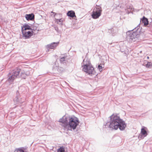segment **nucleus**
<instances>
[{
	"label": "nucleus",
	"mask_w": 152,
	"mask_h": 152,
	"mask_svg": "<svg viewBox=\"0 0 152 152\" xmlns=\"http://www.w3.org/2000/svg\"><path fill=\"white\" fill-rule=\"evenodd\" d=\"M148 30L152 32V25L151 24L148 25Z\"/></svg>",
	"instance_id": "aec40b11"
},
{
	"label": "nucleus",
	"mask_w": 152,
	"mask_h": 152,
	"mask_svg": "<svg viewBox=\"0 0 152 152\" xmlns=\"http://www.w3.org/2000/svg\"><path fill=\"white\" fill-rule=\"evenodd\" d=\"M139 24L136 27H135L130 32L128 31V34L127 38L129 39L130 42H134L136 41V39H138L140 37V34L141 32H142L141 30V28H140Z\"/></svg>",
	"instance_id": "7ed1b4c3"
},
{
	"label": "nucleus",
	"mask_w": 152,
	"mask_h": 152,
	"mask_svg": "<svg viewBox=\"0 0 152 152\" xmlns=\"http://www.w3.org/2000/svg\"><path fill=\"white\" fill-rule=\"evenodd\" d=\"M14 101H16L17 102H18L19 101L18 96H16L15 98L14 99Z\"/></svg>",
	"instance_id": "5701e85b"
},
{
	"label": "nucleus",
	"mask_w": 152,
	"mask_h": 152,
	"mask_svg": "<svg viewBox=\"0 0 152 152\" xmlns=\"http://www.w3.org/2000/svg\"><path fill=\"white\" fill-rule=\"evenodd\" d=\"M61 25H62V24H62V23H61Z\"/></svg>",
	"instance_id": "bb28decb"
},
{
	"label": "nucleus",
	"mask_w": 152,
	"mask_h": 152,
	"mask_svg": "<svg viewBox=\"0 0 152 152\" xmlns=\"http://www.w3.org/2000/svg\"><path fill=\"white\" fill-rule=\"evenodd\" d=\"M53 69L54 70L57 71L61 73L64 70V68L62 67H58L56 66H53Z\"/></svg>",
	"instance_id": "9b49d317"
},
{
	"label": "nucleus",
	"mask_w": 152,
	"mask_h": 152,
	"mask_svg": "<svg viewBox=\"0 0 152 152\" xmlns=\"http://www.w3.org/2000/svg\"><path fill=\"white\" fill-rule=\"evenodd\" d=\"M59 42H53L52 43L47 45L46 46V48L49 51V49H54L58 44Z\"/></svg>",
	"instance_id": "6e6552de"
},
{
	"label": "nucleus",
	"mask_w": 152,
	"mask_h": 152,
	"mask_svg": "<svg viewBox=\"0 0 152 152\" xmlns=\"http://www.w3.org/2000/svg\"><path fill=\"white\" fill-rule=\"evenodd\" d=\"M140 23H143L144 26H147V25L148 26V25H149L148 24V19L144 16H143L142 18L141 19Z\"/></svg>",
	"instance_id": "1a4fd4ad"
},
{
	"label": "nucleus",
	"mask_w": 152,
	"mask_h": 152,
	"mask_svg": "<svg viewBox=\"0 0 152 152\" xmlns=\"http://www.w3.org/2000/svg\"><path fill=\"white\" fill-rule=\"evenodd\" d=\"M20 69L17 68L11 71V72H10V82L13 81L15 79L20 77L25 79L27 76L29 75V73L28 72L25 73L22 72L20 74Z\"/></svg>",
	"instance_id": "20e7f679"
},
{
	"label": "nucleus",
	"mask_w": 152,
	"mask_h": 152,
	"mask_svg": "<svg viewBox=\"0 0 152 152\" xmlns=\"http://www.w3.org/2000/svg\"><path fill=\"white\" fill-rule=\"evenodd\" d=\"M27 30H30L31 31H34L35 29L34 28L32 29L31 28L30 26L27 24H25L24 25H23V27H22L21 28V31H26Z\"/></svg>",
	"instance_id": "9d476101"
},
{
	"label": "nucleus",
	"mask_w": 152,
	"mask_h": 152,
	"mask_svg": "<svg viewBox=\"0 0 152 152\" xmlns=\"http://www.w3.org/2000/svg\"><path fill=\"white\" fill-rule=\"evenodd\" d=\"M109 122L104 124V128L108 127L111 129L117 130L118 128L121 131H123L126 126V124L119 116L114 114L110 116Z\"/></svg>",
	"instance_id": "f257e3e1"
},
{
	"label": "nucleus",
	"mask_w": 152,
	"mask_h": 152,
	"mask_svg": "<svg viewBox=\"0 0 152 152\" xmlns=\"http://www.w3.org/2000/svg\"><path fill=\"white\" fill-rule=\"evenodd\" d=\"M59 122L62 123L61 125L68 130H74L78 125V119L74 116H64L59 120Z\"/></svg>",
	"instance_id": "f03ea898"
},
{
	"label": "nucleus",
	"mask_w": 152,
	"mask_h": 152,
	"mask_svg": "<svg viewBox=\"0 0 152 152\" xmlns=\"http://www.w3.org/2000/svg\"><path fill=\"white\" fill-rule=\"evenodd\" d=\"M63 20L61 19H56V22L57 23L59 24V22H62Z\"/></svg>",
	"instance_id": "4be33fe9"
},
{
	"label": "nucleus",
	"mask_w": 152,
	"mask_h": 152,
	"mask_svg": "<svg viewBox=\"0 0 152 152\" xmlns=\"http://www.w3.org/2000/svg\"><path fill=\"white\" fill-rule=\"evenodd\" d=\"M152 65V63L150 62H148L147 64L146 65V67H149Z\"/></svg>",
	"instance_id": "6ab92c4d"
},
{
	"label": "nucleus",
	"mask_w": 152,
	"mask_h": 152,
	"mask_svg": "<svg viewBox=\"0 0 152 152\" xmlns=\"http://www.w3.org/2000/svg\"><path fill=\"white\" fill-rule=\"evenodd\" d=\"M22 33L23 38L25 39L29 38L33 35V31H23Z\"/></svg>",
	"instance_id": "0eeeda50"
},
{
	"label": "nucleus",
	"mask_w": 152,
	"mask_h": 152,
	"mask_svg": "<svg viewBox=\"0 0 152 152\" xmlns=\"http://www.w3.org/2000/svg\"><path fill=\"white\" fill-rule=\"evenodd\" d=\"M141 134L144 136V137H146L147 135V133L144 128H142L141 129Z\"/></svg>",
	"instance_id": "2eb2a0df"
},
{
	"label": "nucleus",
	"mask_w": 152,
	"mask_h": 152,
	"mask_svg": "<svg viewBox=\"0 0 152 152\" xmlns=\"http://www.w3.org/2000/svg\"><path fill=\"white\" fill-rule=\"evenodd\" d=\"M25 17L27 20H32L34 19V15L33 13L26 14Z\"/></svg>",
	"instance_id": "f8f14e48"
},
{
	"label": "nucleus",
	"mask_w": 152,
	"mask_h": 152,
	"mask_svg": "<svg viewBox=\"0 0 152 152\" xmlns=\"http://www.w3.org/2000/svg\"><path fill=\"white\" fill-rule=\"evenodd\" d=\"M102 11L101 7L96 6L94 8L91 14L92 18L93 19H96L98 18L101 15V12Z\"/></svg>",
	"instance_id": "423d86ee"
},
{
	"label": "nucleus",
	"mask_w": 152,
	"mask_h": 152,
	"mask_svg": "<svg viewBox=\"0 0 152 152\" xmlns=\"http://www.w3.org/2000/svg\"><path fill=\"white\" fill-rule=\"evenodd\" d=\"M67 15L68 16L71 18L76 17L75 15V13L74 11L72 10L69 11L67 13Z\"/></svg>",
	"instance_id": "ddd939ff"
},
{
	"label": "nucleus",
	"mask_w": 152,
	"mask_h": 152,
	"mask_svg": "<svg viewBox=\"0 0 152 152\" xmlns=\"http://www.w3.org/2000/svg\"><path fill=\"white\" fill-rule=\"evenodd\" d=\"M66 56L65 55L64 56H61L60 59V62L61 64H66L67 62V61L66 59Z\"/></svg>",
	"instance_id": "4468645a"
},
{
	"label": "nucleus",
	"mask_w": 152,
	"mask_h": 152,
	"mask_svg": "<svg viewBox=\"0 0 152 152\" xmlns=\"http://www.w3.org/2000/svg\"><path fill=\"white\" fill-rule=\"evenodd\" d=\"M141 137H142V136H141V135H139V138H141Z\"/></svg>",
	"instance_id": "393cba45"
},
{
	"label": "nucleus",
	"mask_w": 152,
	"mask_h": 152,
	"mask_svg": "<svg viewBox=\"0 0 152 152\" xmlns=\"http://www.w3.org/2000/svg\"><path fill=\"white\" fill-rule=\"evenodd\" d=\"M147 59H148L149 58V57L148 56H147Z\"/></svg>",
	"instance_id": "a878e982"
},
{
	"label": "nucleus",
	"mask_w": 152,
	"mask_h": 152,
	"mask_svg": "<svg viewBox=\"0 0 152 152\" xmlns=\"http://www.w3.org/2000/svg\"><path fill=\"white\" fill-rule=\"evenodd\" d=\"M126 9L128 10V11H131L132 10V8L131 6H127Z\"/></svg>",
	"instance_id": "412c9836"
},
{
	"label": "nucleus",
	"mask_w": 152,
	"mask_h": 152,
	"mask_svg": "<svg viewBox=\"0 0 152 152\" xmlns=\"http://www.w3.org/2000/svg\"><path fill=\"white\" fill-rule=\"evenodd\" d=\"M14 152H25L23 150V148H19L15 150Z\"/></svg>",
	"instance_id": "dca6fc26"
},
{
	"label": "nucleus",
	"mask_w": 152,
	"mask_h": 152,
	"mask_svg": "<svg viewBox=\"0 0 152 152\" xmlns=\"http://www.w3.org/2000/svg\"><path fill=\"white\" fill-rule=\"evenodd\" d=\"M104 64H99L98 66V68L99 69V70L100 72H101L102 71V69L104 68Z\"/></svg>",
	"instance_id": "a211bd4d"
},
{
	"label": "nucleus",
	"mask_w": 152,
	"mask_h": 152,
	"mask_svg": "<svg viewBox=\"0 0 152 152\" xmlns=\"http://www.w3.org/2000/svg\"><path fill=\"white\" fill-rule=\"evenodd\" d=\"M51 13H53V14H54V16H55V15H56V13L55 12H52Z\"/></svg>",
	"instance_id": "b1692460"
},
{
	"label": "nucleus",
	"mask_w": 152,
	"mask_h": 152,
	"mask_svg": "<svg viewBox=\"0 0 152 152\" xmlns=\"http://www.w3.org/2000/svg\"><path fill=\"white\" fill-rule=\"evenodd\" d=\"M64 148L63 147H61L57 150V152H64Z\"/></svg>",
	"instance_id": "f3484780"
},
{
	"label": "nucleus",
	"mask_w": 152,
	"mask_h": 152,
	"mask_svg": "<svg viewBox=\"0 0 152 152\" xmlns=\"http://www.w3.org/2000/svg\"><path fill=\"white\" fill-rule=\"evenodd\" d=\"M83 70L88 75H95L96 72L90 61L88 59H85L82 63Z\"/></svg>",
	"instance_id": "39448f33"
}]
</instances>
